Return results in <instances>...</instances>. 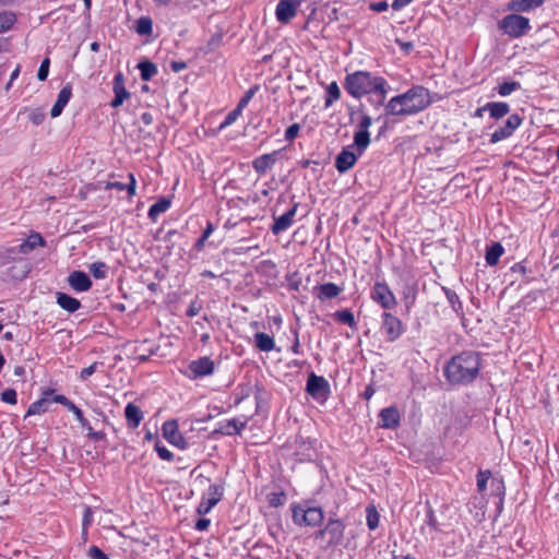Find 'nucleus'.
<instances>
[{"instance_id":"nucleus-1","label":"nucleus","mask_w":559,"mask_h":559,"mask_svg":"<svg viewBox=\"0 0 559 559\" xmlns=\"http://www.w3.org/2000/svg\"><path fill=\"white\" fill-rule=\"evenodd\" d=\"M480 356L476 352L467 350L453 356L445 365L443 374L453 385H467L478 376Z\"/></svg>"},{"instance_id":"nucleus-52","label":"nucleus","mask_w":559,"mask_h":559,"mask_svg":"<svg viewBox=\"0 0 559 559\" xmlns=\"http://www.w3.org/2000/svg\"><path fill=\"white\" fill-rule=\"evenodd\" d=\"M45 112L41 109H33L29 115L28 119L35 124L39 126L45 120Z\"/></svg>"},{"instance_id":"nucleus-30","label":"nucleus","mask_w":559,"mask_h":559,"mask_svg":"<svg viewBox=\"0 0 559 559\" xmlns=\"http://www.w3.org/2000/svg\"><path fill=\"white\" fill-rule=\"evenodd\" d=\"M170 200L163 197L156 203L151 205L148 210V217L152 221H156V218L164 212H166L170 207Z\"/></svg>"},{"instance_id":"nucleus-32","label":"nucleus","mask_w":559,"mask_h":559,"mask_svg":"<svg viewBox=\"0 0 559 559\" xmlns=\"http://www.w3.org/2000/svg\"><path fill=\"white\" fill-rule=\"evenodd\" d=\"M135 32L139 35L150 36L153 33V21L150 16H141L135 22Z\"/></svg>"},{"instance_id":"nucleus-63","label":"nucleus","mask_w":559,"mask_h":559,"mask_svg":"<svg viewBox=\"0 0 559 559\" xmlns=\"http://www.w3.org/2000/svg\"><path fill=\"white\" fill-rule=\"evenodd\" d=\"M389 8V4L386 1H379L370 3V9L374 12H383L386 11Z\"/></svg>"},{"instance_id":"nucleus-18","label":"nucleus","mask_w":559,"mask_h":559,"mask_svg":"<svg viewBox=\"0 0 559 559\" xmlns=\"http://www.w3.org/2000/svg\"><path fill=\"white\" fill-rule=\"evenodd\" d=\"M194 378L210 376L214 371V361L210 357H201L189 365Z\"/></svg>"},{"instance_id":"nucleus-27","label":"nucleus","mask_w":559,"mask_h":559,"mask_svg":"<svg viewBox=\"0 0 559 559\" xmlns=\"http://www.w3.org/2000/svg\"><path fill=\"white\" fill-rule=\"evenodd\" d=\"M254 340L257 348L261 352H271L275 347L274 338L264 332L255 333Z\"/></svg>"},{"instance_id":"nucleus-41","label":"nucleus","mask_w":559,"mask_h":559,"mask_svg":"<svg viewBox=\"0 0 559 559\" xmlns=\"http://www.w3.org/2000/svg\"><path fill=\"white\" fill-rule=\"evenodd\" d=\"M224 488L219 485H211L207 490L209 498L206 501H215V506L221 501L223 497Z\"/></svg>"},{"instance_id":"nucleus-43","label":"nucleus","mask_w":559,"mask_h":559,"mask_svg":"<svg viewBox=\"0 0 559 559\" xmlns=\"http://www.w3.org/2000/svg\"><path fill=\"white\" fill-rule=\"evenodd\" d=\"M259 91V85L251 86L245 95L240 98L238 103V107L243 110V108L249 104V102L252 99V97L255 95V93Z\"/></svg>"},{"instance_id":"nucleus-48","label":"nucleus","mask_w":559,"mask_h":559,"mask_svg":"<svg viewBox=\"0 0 559 559\" xmlns=\"http://www.w3.org/2000/svg\"><path fill=\"white\" fill-rule=\"evenodd\" d=\"M155 450L162 460L173 461L174 454L165 445L160 444L159 442H156Z\"/></svg>"},{"instance_id":"nucleus-45","label":"nucleus","mask_w":559,"mask_h":559,"mask_svg":"<svg viewBox=\"0 0 559 559\" xmlns=\"http://www.w3.org/2000/svg\"><path fill=\"white\" fill-rule=\"evenodd\" d=\"M25 241L31 245L33 250L37 247H44L46 245L45 239L39 233H32Z\"/></svg>"},{"instance_id":"nucleus-55","label":"nucleus","mask_w":559,"mask_h":559,"mask_svg":"<svg viewBox=\"0 0 559 559\" xmlns=\"http://www.w3.org/2000/svg\"><path fill=\"white\" fill-rule=\"evenodd\" d=\"M202 307L197 300H192L187 309V317L193 318L198 316L201 311Z\"/></svg>"},{"instance_id":"nucleus-46","label":"nucleus","mask_w":559,"mask_h":559,"mask_svg":"<svg viewBox=\"0 0 559 559\" xmlns=\"http://www.w3.org/2000/svg\"><path fill=\"white\" fill-rule=\"evenodd\" d=\"M72 96V87L70 84H67L64 85L59 94H58V98H57V102L61 103L62 105L67 106V104L69 103L70 98Z\"/></svg>"},{"instance_id":"nucleus-16","label":"nucleus","mask_w":559,"mask_h":559,"mask_svg":"<svg viewBox=\"0 0 559 559\" xmlns=\"http://www.w3.org/2000/svg\"><path fill=\"white\" fill-rule=\"evenodd\" d=\"M379 426L385 429H395L400 426L401 415L395 406L381 409L379 414Z\"/></svg>"},{"instance_id":"nucleus-3","label":"nucleus","mask_w":559,"mask_h":559,"mask_svg":"<svg viewBox=\"0 0 559 559\" xmlns=\"http://www.w3.org/2000/svg\"><path fill=\"white\" fill-rule=\"evenodd\" d=\"M431 104L430 93L424 86L417 85L407 92L392 97L384 109L388 116H412L424 110Z\"/></svg>"},{"instance_id":"nucleus-47","label":"nucleus","mask_w":559,"mask_h":559,"mask_svg":"<svg viewBox=\"0 0 559 559\" xmlns=\"http://www.w3.org/2000/svg\"><path fill=\"white\" fill-rule=\"evenodd\" d=\"M241 112H242V110L237 106L234 110H231L230 112L227 114V116L225 117V120L221 124L219 129H223L227 126L233 124L238 119V117L241 115Z\"/></svg>"},{"instance_id":"nucleus-23","label":"nucleus","mask_w":559,"mask_h":559,"mask_svg":"<svg viewBox=\"0 0 559 559\" xmlns=\"http://www.w3.org/2000/svg\"><path fill=\"white\" fill-rule=\"evenodd\" d=\"M29 272V264L24 259H17L16 263L8 269V276L12 280H24Z\"/></svg>"},{"instance_id":"nucleus-60","label":"nucleus","mask_w":559,"mask_h":559,"mask_svg":"<svg viewBox=\"0 0 559 559\" xmlns=\"http://www.w3.org/2000/svg\"><path fill=\"white\" fill-rule=\"evenodd\" d=\"M215 507V501H204L202 500L198 507L199 514H206L210 510Z\"/></svg>"},{"instance_id":"nucleus-14","label":"nucleus","mask_w":559,"mask_h":559,"mask_svg":"<svg viewBox=\"0 0 559 559\" xmlns=\"http://www.w3.org/2000/svg\"><path fill=\"white\" fill-rule=\"evenodd\" d=\"M112 91L115 93V97L110 102L112 108L120 107L123 102L131 96L124 86V78L121 72H118L114 78Z\"/></svg>"},{"instance_id":"nucleus-34","label":"nucleus","mask_w":559,"mask_h":559,"mask_svg":"<svg viewBox=\"0 0 559 559\" xmlns=\"http://www.w3.org/2000/svg\"><path fill=\"white\" fill-rule=\"evenodd\" d=\"M492 493L500 498L498 509H501L502 500L506 493V487L502 478L493 477L490 481Z\"/></svg>"},{"instance_id":"nucleus-56","label":"nucleus","mask_w":559,"mask_h":559,"mask_svg":"<svg viewBox=\"0 0 559 559\" xmlns=\"http://www.w3.org/2000/svg\"><path fill=\"white\" fill-rule=\"evenodd\" d=\"M92 521H93L92 509L90 507H86L85 511H84V514H83V521H82V526H83V532L84 533H86V530L91 525Z\"/></svg>"},{"instance_id":"nucleus-37","label":"nucleus","mask_w":559,"mask_h":559,"mask_svg":"<svg viewBox=\"0 0 559 559\" xmlns=\"http://www.w3.org/2000/svg\"><path fill=\"white\" fill-rule=\"evenodd\" d=\"M491 479L489 469H479L477 474V491L483 493L487 489V483Z\"/></svg>"},{"instance_id":"nucleus-38","label":"nucleus","mask_w":559,"mask_h":559,"mask_svg":"<svg viewBox=\"0 0 559 559\" xmlns=\"http://www.w3.org/2000/svg\"><path fill=\"white\" fill-rule=\"evenodd\" d=\"M335 318L344 323V324H347L348 326L353 328L355 325V318H354V313L347 309L345 310H341V311H336L335 312Z\"/></svg>"},{"instance_id":"nucleus-42","label":"nucleus","mask_w":559,"mask_h":559,"mask_svg":"<svg viewBox=\"0 0 559 559\" xmlns=\"http://www.w3.org/2000/svg\"><path fill=\"white\" fill-rule=\"evenodd\" d=\"M107 266L104 262H94L90 266V271L95 278H105L106 277Z\"/></svg>"},{"instance_id":"nucleus-57","label":"nucleus","mask_w":559,"mask_h":559,"mask_svg":"<svg viewBox=\"0 0 559 559\" xmlns=\"http://www.w3.org/2000/svg\"><path fill=\"white\" fill-rule=\"evenodd\" d=\"M100 365L99 362H94L91 366L84 368L81 370L80 379L85 381L88 377H91L95 371L97 366Z\"/></svg>"},{"instance_id":"nucleus-28","label":"nucleus","mask_w":559,"mask_h":559,"mask_svg":"<svg viewBox=\"0 0 559 559\" xmlns=\"http://www.w3.org/2000/svg\"><path fill=\"white\" fill-rule=\"evenodd\" d=\"M246 423L239 421L237 419L227 420L224 425L219 427V429L216 430V432L226 435V436H233L238 435L240 431L245 428Z\"/></svg>"},{"instance_id":"nucleus-2","label":"nucleus","mask_w":559,"mask_h":559,"mask_svg":"<svg viewBox=\"0 0 559 559\" xmlns=\"http://www.w3.org/2000/svg\"><path fill=\"white\" fill-rule=\"evenodd\" d=\"M345 90L357 99L367 94H374L378 97L377 106H382L386 98L389 85L381 76L372 75L367 71H356L346 76Z\"/></svg>"},{"instance_id":"nucleus-11","label":"nucleus","mask_w":559,"mask_h":559,"mask_svg":"<svg viewBox=\"0 0 559 559\" xmlns=\"http://www.w3.org/2000/svg\"><path fill=\"white\" fill-rule=\"evenodd\" d=\"M282 150H276L267 154L255 157L252 160V168L259 175L263 176L267 170L272 169L278 160Z\"/></svg>"},{"instance_id":"nucleus-20","label":"nucleus","mask_w":559,"mask_h":559,"mask_svg":"<svg viewBox=\"0 0 559 559\" xmlns=\"http://www.w3.org/2000/svg\"><path fill=\"white\" fill-rule=\"evenodd\" d=\"M341 292L342 288L334 283H324L314 288L316 297L321 301L336 298Z\"/></svg>"},{"instance_id":"nucleus-5","label":"nucleus","mask_w":559,"mask_h":559,"mask_svg":"<svg viewBox=\"0 0 559 559\" xmlns=\"http://www.w3.org/2000/svg\"><path fill=\"white\" fill-rule=\"evenodd\" d=\"M530 28V20L519 14H509L499 22V29L513 38L525 35Z\"/></svg>"},{"instance_id":"nucleus-10","label":"nucleus","mask_w":559,"mask_h":559,"mask_svg":"<svg viewBox=\"0 0 559 559\" xmlns=\"http://www.w3.org/2000/svg\"><path fill=\"white\" fill-rule=\"evenodd\" d=\"M382 330L386 336V341L394 342L402 335L404 328L399 318L390 312H384L382 314Z\"/></svg>"},{"instance_id":"nucleus-29","label":"nucleus","mask_w":559,"mask_h":559,"mask_svg":"<svg viewBox=\"0 0 559 559\" xmlns=\"http://www.w3.org/2000/svg\"><path fill=\"white\" fill-rule=\"evenodd\" d=\"M370 144V133L369 131H360L358 130L354 134V144L353 147H356L358 155H361L366 148Z\"/></svg>"},{"instance_id":"nucleus-62","label":"nucleus","mask_w":559,"mask_h":559,"mask_svg":"<svg viewBox=\"0 0 559 559\" xmlns=\"http://www.w3.org/2000/svg\"><path fill=\"white\" fill-rule=\"evenodd\" d=\"M426 523L433 530H437L438 528V522H437V519L435 516V513H433V510L432 508H429L428 512H427V521Z\"/></svg>"},{"instance_id":"nucleus-51","label":"nucleus","mask_w":559,"mask_h":559,"mask_svg":"<svg viewBox=\"0 0 559 559\" xmlns=\"http://www.w3.org/2000/svg\"><path fill=\"white\" fill-rule=\"evenodd\" d=\"M49 64H50L49 58H45L41 61L40 67L37 72V78L39 81H45L47 79L48 73H49Z\"/></svg>"},{"instance_id":"nucleus-24","label":"nucleus","mask_w":559,"mask_h":559,"mask_svg":"<svg viewBox=\"0 0 559 559\" xmlns=\"http://www.w3.org/2000/svg\"><path fill=\"white\" fill-rule=\"evenodd\" d=\"M57 304L71 313L81 308L80 300L66 293H57Z\"/></svg>"},{"instance_id":"nucleus-15","label":"nucleus","mask_w":559,"mask_h":559,"mask_svg":"<svg viewBox=\"0 0 559 559\" xmlns=\"http://www.w3.org/2000/svg\"><path fill=\"white\" fill-rule=\"evenodd\" d=\"M353 146H347L342 150V152L336 156L335 167L341 173L344 174L348 171L357 162L358 153H354L352 151Z\"/></svg>"},{"instance_id":"nucleus-64","label":"nucleus","mask_w":559,"mask_h":559,"mask_svg":"<svg viewBox=\"0 0 559 559\" xmlns=\"http://www.w3.org/2000/svg\"><path fill=\"white\" fill-rule=\"evenodd\" d=\"M64 107H66V106H64V105H62L61 103L56 102V103H55V105H53V106H52V108H51V111H50L51 117H52V118H57V117H59V116L61 115V112H62V110H63V108H64Z\"/></svg>"},{"instance_id":"nucleus-61","label":"nucleus","mask_w":559,"mask_h":559,"mask_svg":"<svg viewBox=\"0 0 559 559\" xmlns=\"http://www.w3.org/2000/svg\"><path fill=\"white\" fill-rule=\"evenodd\" d=\"M372 124V119L368 115H362L360 121L358 123V128L360 131H368L369 127Z\"/></svg>"},{"instance_id":"nucleus-4","label":"nucleus","mask_w":559,"mask_h":559,"mask_svg":"<svg viewBox=\"0 0 559 559\" xmlns=\"http://www.w3.org/2000/svg\"><path fill=\"white\" fill-rule=\"evenodd\" d=\"M293 521L297 525L319 526L324 520V513L319 507L293 506Z\"/></svg>"},{"instance_id":"nucleus-36","label":"nucleus","mask_w":559,"mask_h":559,"mask_svg":"<svg viewBox=\"0 0 559 559\" xmlns=\"http://www.w3.org/2000/svg\"><path fill=\"white\" fill-rule=\"evenodd\" d=\"M367 512V525L369 530L373 531L379 525L380 514L373 504H370L366 509Z\"/></svg>"},{"instance_id":"nucleus-6","label":"nucleus","mask_w":559,"mask_h":559,"mask_svg":"<svg viewBox=\"0 0 559 559\" xmlns=\"http://www.w3.org/2000/svg\"><path fill=\"white\" fill-rule=\"evenodd\" d=\"M345 525L338 519H329L324 528L316 533V538L328 536V546L341 545L344 539Z\"/></svg>"},{"instance_id":"nucleus-17","label":"nucleus","mask_w":559,"mask_h":559,"mask_svg":"<svg viewBox=\"0 0 559 559\" xmlns=\"http://www.w3.org/2000/svg\"><path fill=\"white\" fill-rule=\"evenodd\" d=\"M297 209L298 203H294L292 209H289L286 213L274 218V224L271 227V230L274 235H278L292 226Z\"/></svg>"},{"instance_id":"nucleus-40","label":"nucleus","mask_w":559,"mask_h":559,"mask_svg":"<svg viewBox=\"0 0 559 559\" xmlns=\"http://www.w3.org/2000/svg\"><path fill=\"white\" fill-rule=\"evenodd\" d=\"M520 87H521V84L519 82H515V81L503 82L502 84H500L498 86V93L501 96H508L512 92L519 90Z\"/></svg>"},{"instance_id":"nucleus-8","label":"nucleus","mask_w":559,"mask_h":559,"mask_svg":"<svg viewBox=\"0 0 559 559\" xmlns=\"http://www.w3.org/2000/svg\"><path fill=\"white\" fill-rule=\"evenodd\" d=\"M521 123L522 118L519 115L509 116L506 123L491 133L490 143L495 144L510 138Z\"/></svg>"},{"instance_id":"nucleus-58","label":"nucleus","mask_w":559,"mask_h":559,"mask_svg":"<svg viewBox=\"0 0 559 559\" xmlns=\"http://www.w3.org/2000/svg\"><path fill=\"white\" fill-rule=\"evenodd\" d=\"M128 177H129V183L126 185L124 190H127L129 197L131 198V197L135 195L136 180H135L134 175L131 173L128 175Z\"/></svg>"},{"instance_id":"nucleus-59","label":"nucleus","mask_w":559,"mask_h":559,"mask_svg":"<svg viewBox=\"0 0 559 559\" xmlns=\"http://www.w3.org/2000/svg\"><path fill=\"white\" fill-rule=\"evenodd\" d=\"M447 297L455 311H459V309L462 308V304L459 299V296L455 293L448 290Z\"/></svg>"},{"instance_id":"nucleus-53","label":"nucleus","mask_w":559,"mask_h":559,"mask_svg":"<svg viewBox=\"0 0 559 559\" xmlns=\"http://www.w3.org/2000/svg\"><path fill=\"white\" fill-rule=\"evenodd\" d=\"M88 557L92 559H109L108 556L97 546H92L88 549Z\"/></svg>"},{"instance_id":"nucleus-25","label":"nucleus","mask_w":559,"mask_h":559,"mask_svg":"<svg viewBox=\"0 0 559 559\" xmlns=\"http://www.w3.org/2000/svg\"><path fill=\"white\" fill-rule=\"evenodd\" d=\"M52 393V390H47L44 392V397L35 401L34 403H32L26 412V415L25 417L27 416H33V415H38V414H43L45 412L48 411V405H49V400H48V395Z\"/></svg>"},{"instance_id":"nucleus-19","label":"nucleus","mask_w":559,"mask_h":559,"mask_svg":"<svg viewBox=\"0 0 559 559\" xmlns=\"http://www.w3.org/2000/svg\"><path fill=\"white\" fill-rule=\"evenodd\" d=\"M69 285L76 292H87L92 287L90 276L83 271H73L68 277Z\"/></svg>"},{"instance_id":"nucleus-12","label":"nucleus","mask_w":559,"mask_h":559,"mask_svg":"<svg viewBox=\"0 0 559 559\" xmlns=\"http://www.w3.org/2000/svg\"><path fill=\"white\" fill-rule=\"evenodd\" d=\"M299 4L298 0H280L275 10L277 21L288 23L297 14Z\"/></svg>"},{"instance_id":"nucleus-13","label":"nucleus","mask_w":559,"mask_h":559,"mask_svg":"<svg viewBox=\"0 0 559 559\" xmlns=\"http://www.w3.org/2000/svg\"><path fill=\"white\" fill-rule=\"evenodd\" d=\"M163 435L169 443H171L180 449L187 448V441L180 433V431L178 429V424L176 420H168V421L164 423Z\"/></svg>"},{"instance_id":"nucleus-31","label":"nucleus","mask_w":559,"mask_h":559,"mask_svg":"<svg viewBox=\"0 0 559 559\" xmlns=\"http://www.w3.org/2000/svg\"><path fill=\"white\" fill-rule=\"evenodd\" d=\"M504 249L500 242L492 243L486 252V262L488 265L493 266L498 263L499 258L503 254Z\"/></svg>"},{"instance_id":"nucleus-26","label":"nucleus","mask_w":559,"mask_h":559,"mask_svg":"<svg viewBox=\"0 0 559 559\" xmlns=\"http://www.w3.org/2000/svg\"><path fill=\"white\" fill-rule=\"evenodd\" d=\"M485 108H487L490 117L493 119H500L510 111V106L504 102L487 103Z\"/></svg>"},{"instance_id":"nucleus-39","label":"nucleus","mask_w":559,"mask_h":559,"mask_svg":"<svg viewBox=\"0 0 559 559\" xmlns=\"http://www.w3.org/2000/svg\"><path fill=\"white\" fill-rule=\"evenodd\" d=\"M15 22V15L10 12H0V33L9 29Z\"/></svg>"},{"instance_id":"nucleus-9","label":"nucleus","mask_w":559,"mask_h":559,"mask_svg":"<svg viewBox=\"0 0 559 559\" xmlns=\"http://www.w3.org/2000/svg\"><path fill=\"white\" fill-rule=\"evenodd\" d=\"M306 391L313 399H326L330 393V384L323 377L312 372L308 377Z\"/></svg>"},{"instance_id":"nucleus-22","label":"nucleus","mask_w":559,"mask_h":559,"mask_svg":"<svg viewBox=\"0 0 559 559\" xmlns=\"http://www.w3.org/2000/svg\"><path fill=\"white\" fill-rule=\"evenodd\" d=\"M544 0H511L508 3V9L514 12H528L539 8Z\"/></svg>"},{"instance_id":"nucleus-35","label":"nucleus","mask_w":559,"mask_h":559,"mask_svg":"<svg viewBox=\"0 0 559 559\" xmlns=\"http://www.w3.org/2000/svg\"><path fill=\"white\" fill-rule=\"evenodd\" d=\"M341 97V90L336 82H332L326 87V97L324 106L329 108L335 100Z\"/></svg>"},{"instance_id":"nucleus-33","label":"nucleus","mask_w":559,"mask_h":559,"mask_svg":"<svg viewBox=\"0 0 559 559\" xmlns=\"http://www.w3.org/2000/svg\"><path fill=\"white\" fill-rule=\"evenodd\" d=\"M138 68L140 69V75L143 81H150L157 73L156 64L148 60L140 62Z\"/></svg>"},{"instance_id":"nucleus-21","label":"nucleus","mask_w":559,"mask_h":559,"mask_svg":"<svg viewBox=\"0 0 559 559\" xmlns=\"http://www.w3.org/2000/svg\"><path fill=\"white\" fill-rule=\"evenodd\" d=\"M124 417L129 428L135 429L143 419L142 411L132 403L127 404L124 408Z\"/></svg>"},{"instance_id":"nucleus-49","label":"nucleus","mask_w":559,"mask_h":559,"mask_svg":"<svg viewBox=\"0 0 559 559\" xmlns=\"http://www.w3.org/2000/svg\"><path fill=\"white\" fill-rule=\"evenodd\" d=\"M269 503L271 507L277 508L284 503L285 493L284 492H272L267 497Z\"/></svg>"},{"instance_id":"nucleus-44","label":"nucleus","mask_w":559,"mask_h":559,"mask_svg":"<svg viewBox=\"0 0 559 559\" xmlns=\"http://www.w3.org/2000/svg\"><path fill=\"white\" fill-rule=\"evenodd\" d=\"M16 252L15 248H9L4 252H0V264L7 265L11 262L16 263L17 259L14 258V253Z\"/></svg>"},{"instance_id":"nucleus-7","label":"nucleus","mask_w":559,"mask_h":559,"mask_svg":"<svg viewBox=\"0 0 559 559\" xmlns=\"http://www.w3.org/2000/svg\"><path fill=\"white\" fill-rule=\"evenodd\" d=\"M371 298L384 309H393L396 306V299L390 287L385 283L377 282L371 292Z\"/></svg>"},{"instance_id":"nucleus-50","label":"nucleus","mask_w":559,"mask_h":559,"mask_svg":"<svg viewBox=\"0 0 559 559\" xmlns=\"http://www.w3.org/2000/svg\"><path fill=\"white\" fill-rule=\"evenodd\" d=\"M1 400L4 403L11 404V405L16 404V402H17L16 391L14 389H5L1 393Z\"/></svg>"},{"instance_id":"nucleus-54","label":"nucleus","mask_w":559,"mask_h":559,"mask_svg":"<svg viewBox=\"0 0 559 559\" xmlns=\"http://www.w3.org/2000/svg\"><path fill=\"white\" fill-rule=\"evenodd\" d=\"M300 130V127L298 123H293L292 126H289L286 131H285V139L287 141H293L297 135H298V132Z\"/></svg>"}]
</instances>
